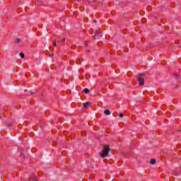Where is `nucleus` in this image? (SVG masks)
I'll use <instances>...</instances> for the list:
<instances>
[{
  "mask_svg": "<svg viewBox=\"0 0 181 181\" xmlns=\"http://www.w3.org/2000/svg\"><path fill=\"white\" fill-rule=\"evenodd\" d=\"M53 45H54V47H56V46H57V44H56V41H54V42H53Z\"/></svg>",
  "mask_w": 181,
  "mask_h": 181,
  "instance_id": "nucleus-13",
  "label": "nucleus"
},
{
  "mask_svg": "<svg viewBox=\"0 0 181 181\" xmlns=\"http://www.w3.org/2000/svg\"><path fill=\"white\" fill-rule=\"evenodd\" d=\"M94 22H97L96 21H94Z\"/></svg>",
  "mask_w": 181,
  "mask_h": 181,
  "instance_id": "nucleus-18",
  "label": "nucleus"
},
{
  "mask_svg": "<svg viewBox=\"0 0 181 181\" xmlns=\"http://www.w3.org/2000/svg\"><path fill=\"white\" fill-rule=\"evenodd\" d=\"M21 42V39H19V38H16L15 40H14V43H16V44H18V43H19Z\"/></svg>",
  "mask_w": 181,
  "mask_h": 181,
  "instance_id": "nucleus-10",
  "label": "nucleus"
},
{
  "mask_svg": "<svg viewBox=\"0 0 181 181\" xmlns=\"http://www.w3.org/2000/svg\"><path fill=\"white\" fill-rule=\"evenodd\" d=\"M64 42H66V38H62L61 40H59V41L58 42V43H59V45H63V43H64Z\"/></svg>",
  "mask_w": 181,
  "mask_h": 181,
  "instance_id": "nucleus-6",
  "label": "nucleus"
},
{
  "mask_svg": "<svg viewBox=\"0 0 181 181\" xmlns=\"http://www.w3.org/2000/svg\"><path fill=\"white\" fill-rule=\"evenodd\" d=\"M84 45H85V46H87V42H85V43H84Z\"/></svg>",
  "mask_w": 181,
  "mask_h": 181,
  "instance_id": "nucleus-15",
  "label": "nucleus"
},
{
  "mask_svg": "<svg viewBox=\"0 0 181 181\" xmlns=\"http://www.w3.org/2000/svg\"><path fill=\"white\" fill-rule=\"evenodd\" d=\"M144 78H145V74H141L137 78V81L139 86H144V84H145Z\"/></svg>",
  "mask_w": 181,
  "mask_h": 181,
  "instance_id": "nucleus-2",
  "label": "nucleus"
},
{
  "mask_svg": "<svg viewBox=\"0 0 181 181\" xmlns=\"http://www.w3.org/2000/svg\"><path fill=\"white\" fill-rule=\"evenodd\" d=\"M83 91H84V93H85V94H88V93H90V89L86 88L83 90Z\"/></svg>",
  "mask_w": 181,
  "mask_h": 181,
  "instance_id": "nucleus-9",
  "label": "nucleus"
},
{
  "mask_svg": "<svg viewBox=\"0 0 181 181\" xmlns=\"http://www.w3.org/2000/svg\"><path fill=\"white\" fill-rule=\"evenodd\" d=\"M26 91H28V90H27V89L24 90V92H25V93H26Z\"/></svg>",
  "mask_w": 181,
  "mask_h": 181,
  "instance_id": "nucleus-17",
  "label": "nucleus"
},
{
  "mask_svg": "<svg viewBox=\"0 0 181 181\" xmlns=\"http://www.w3.org/2000/svg\"><path fill=\"white\" fill-rule=\"evenodd\" d=\"M175 77H179V75L177 74V73H175Z\"/></svg>",
  "mask_w": 181,
  "mask_h": 181,
  "instance_id": "nucleus-14",
  "label": "nucleus"
},
{
  "mask_svg": "<svg viewBox=\"0 0 181 181\" xmlns=\"http://www.w3.org/2000/svg\"><path fill=\"white\" fill-rule=\"evenodd\" d=\"M119 117H120V118H122L124 117V113H120L119 115Z\"/></svg>",
  "mask_w": 181,
  "mask_h": 181,
  "instance_id": "nucleus-11",
  "label": "nucleus"
},
{
  "mask_svg": "<svg viewBox=\"0 0 181 181\" xmlns=\"http://www.w3.org/2000/svg\"><path fill=\"white\" fill-rule=\"evenodd\" d=\"M88 105H90V103H83V108H87V107H88Z\"/></svg>",
  "mask_w": 181,
  "mask_h": 181,
  "instance_id": "nucleus-8",
  "label": "nucleus"
},
{
  "mask_svg": "<svg viewBox=\"0 0 181 181\" xmlns=\"http://www.w3.org/2000/svg\"><path fill=\"white\" fill-rule=\"evenodd\" d=\"M20 56H21V59H23V52H21Z\"/></svg>",
  "mask_w": 181,
  "mask_h": 181,
  "instance_id": "nucleus-12",
  "label": "nucleus"
},
{
  "mask_svg": "<svg viewBox=\"0 0 181 181\" xmlns=\"http://www.w3.org/2000/svg\"><path fill=\"white\" fill-rule=\"evenodd\" d=\"M151 165H155L156 163V160L155 158H152L150 160Z\"/></svg>",
  "mask_w": 181,
  "mask_h": 181,
  "instance_id": "nucleus-5",
  "label": "nucleus"
},
{
  "mask_svg": "<svg viewBox=\"0 0 181 181\" xmlns=\"http://www.w3.org/2000/svg\"><path fill=\"white\" fill-rule=\"evenodd\" d=\"M100 37H103L101 29H98L97 31H95L94 39H100Z\"/></svg>",
  "mask_w": 181,
  "mask_h": 181,
  "instance_id": "nucleus-3",
  "label": "nucleus"
},
{
  "mask_svg": "<svg viewBox=\"0 0 181 181\" xmlns=\"http://www.w3.org/2000/svg\"><path fill=\"white\" fill-rule=\"evenodd\" d=\"M31 181H37V176L33 175L30 176Z\"/></svg>",
  "mask_w": 181,
  "mask_h": 181,
  "instance_id": "nucleus-4",
  "label": "nucleus"
},
{
  "mask_svg": "<svg viewBox=\"0 0 181 181\" xmlns=\"http://www.w3.org/2000/svg\"><path fill=\"white\" fill-rule=\"evenodd\" d=\"M108 152H110V146H105L101 154V157L107 158V156H108Z\"/></svg>",
  "mask_w": 181,
  "mask_h": 181,
  "instance_id": "nucleus-1",
  "label": "nucleus"
},
{
  "mask_svg": "<svg viewBox=\"0 0 181 181\" xmlns=\"http://www.w3.org/2000/svg\"><path fill=\"white\" fill-rule=\"evenodd\" d=\"M104 114H105V115H111V112H110L109 110H106L104 112Z\"/></svg>",
  "mask_w": 181,
  "mask_h": 181,
  "instance_id": "nucleus-7",
  "label": "nucleus"
},
{
  "mask_svg": "<svg viewBox=\"0 0 181 181\" xmlns=\"http://www.w3.org/2000/svg\"><path fill=\"white\" fill-rule=\"evenodd\" d=\"M49 56L50 57H53V54H51Z\"/></svg>",
  "mask_w": 181,
  "mask_h": 181,
  "instance_id": "nucleus-16",
  "label": "nucleus"
}]
</instances>
